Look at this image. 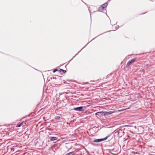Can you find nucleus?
I'll use <instances>...</instances> for the list:
<instances>
[{"mask_svg": "<svg viewBox=\"0 0 155 155\" xmlns=\"http://www.w3.org/2000/svg\"><path fill=\"white\" fill-rule=\"evenodd\" d=\"M132 153H134V154H139V152H135V151H132Z\"/></svg>", "mask_w": 155, "mask_h": 155, "instance_id": "obj_15", "label": "nucleus"}, {"mask_svg": "<svg viewBox=\"0 0 155 155\" xmlns=\"http://www.w3.org/2000/svg\"><path fill=\"white\" fill-rule=\"evenodd\" d=\"M127 127H130V130H131L133 128V125H127Z\"/></svg>", "mask_w": 155, "mask_h": 155, "instance_id": "obj_9", "label": "nucleus"}, {"mask_svg": "<svg viewBox=\"0 0 155 155\" xmlns=\"http://www.w3.org/2000/svg\"><path fill=\"white\" fill-rule=\"evenodd\" d=\"M127 111L126 112H127Z\"/></svg>", "mask_w": 155, "mask_h": 155, "instance_id": "obj_21", "label": "nucleus"}, {"mask_svg": "<svg viewBox=\"0 0 155 155\" xmlns=\"http://www.w3.org/2000/svg\"><path fill=\"white\" fill-rule=\"evenodd\" d=\"M95 115H98L100 117H101L102 116H104V112L101 111L97 112L95 113Z\"/></svg>", "mask_w": 155, "mask_h": 155, "instance_id": "obj_5", "label": "nucleus"}, {"mask_svg": "<svg viewBox=\"0 0 155 155\" xmlns=\"http://www.w3.org/2000/svg\"><path fill=\"white\" fill-rule=\"evenodd\" d=\"M108 5V4L107 3H105L104 4H103L102 6L99 8V10L100 11H101V10H103L104 9V8L107 7Z\"/></svg>", "mask_w": 155, "mask_h": 155, "instance_id": "obj_4", "label": "nucleus"}, {"mask_svg": "<svg viewBox=\"0 0 155 155\" xmlns=\"http://www.w3.org/2000/svg\"><path fill=\"white\" fill-rule=\"evenodd\" d=\"M94 142V143H98L100 142L99 139H97L96 140H95L93 141Z\"/></svg>", "mask_w": 155, "mask_h": 155, "instance_id": "obj_10", "label": "nucleus"}, {"mask_svg": "<svg viewBox=\"0 0 155 155\" xmlns=\"http://www.w3.org/2000/svg\"><path fill=\"white\" fill-rule=\"evenodd\" d=\"M49 138L51 141H54L55 140H56L58 138L57 137H49Z\"/></svg>", "mask_w": 155, "mask_h": 155, "instance_id": "obj_6", "label": "nucleus"}, {"mask_svg": "<svg viewBox=\"0 0 155 155\" xmlns=\"http://www.w3.org/2000/svg\"><path fill=\"white\" fill-rule=\"evenodd\" d=\"M58 71V70L57 69H55L53 71V73H54L55 72H56V71Z\"/></svg>", "mask_w": 155, "mask_h": 155, "instance_id": "obj_16", "label": "nucleus"}, {"mask_svg": "<svg viewBox=\"0 0 155 155\" xmlns=\"http://www.w3.org/2000/svg\"><path fill=\"white\" fill-rule=\"evenodd\" d=\"M108 137V136H107L105 138H104L99 139L100 142L106 140V139H107V138Z\"/></svg>", "mask_w": 155, "mask_h": 155, "instance_id": "obj_8", "label": "nucleus"}, {"mask_svg": "<svg viewBox=\"0 0 155 155\" xmlns=\"http://www.w3.org/2000/svg\"><path fill=\"white\" fill-rule=\"evenodd\" d=\"M83 107L82 106L78 107H75L73 108V110L77 111H81L83 110Z\"/></svg>", "mask_w": 155, "mask_h": 155, "instance_id": "obj_3", "label": "nucleus"}, {"mask_svg": "<svg viewBox=\"0 0 155 155\" xmlns=\"http://www.w3.org/2000/svg\"><path fill=\"white\" fill-rule=\"evenodd\" d=\"M55 119L57 120H60V117L58 116H56L55 117Z\"/></svg>", "mask_w": 155, "mask_h": 155, "instance_id": "obj_14", "label": "nucleus"}, {"mask_svg": "<svg viewBox=\"0 0 155 155\" xmlns=\"http://www.w3.org/2000/svg\"><path fill=\"white\" fill-rule=\"evenodd\" d=\"M73 153H74L73 152H70L69 153H67L65 155H73Z\"/></svg>", "mask_w": 155, "mask_h": 155, "instance_id": "obj_11", "label": "nucleus"}, {"mask_svg": "<svg viewBox=\"0 0 155 155\" xmlns=\"http://www.w3.org/2000/svg\"><path fill=\"white\" fill-rule=\"evenodd\" d=\"M23 122L19 124L18 125H17V127H21L23 124Z\"/></svg>", "mask_w": 155, "mask_h": 155, "instance_id": "obj_13", "label": "nucleus"}, {"mask_svg": "<svg viewBox=\"0 0 155 155\" xmlns=\"http://www.w3.org/2000/svg\"><path fill=\"white\" fill-rule=\"evenodd\" d=\"M127 137H129V136L128 135V136H127Z\"/></svg>", "mask_w": 155, "mask_h": 155, "instance_id": "obj_22", "label": "nucleus"}, {"mask_svg": "<svg viewBox=\"0 0 155 155\" xmlns=\"http://www.w3.org/2000/svg\"><path fill=\"white\" fill-rule=\"evenodd\" d=\"M137 58L136 57L129 60L127 64V67H129L132 63L134 62L137 60Z\"/></svg>", "mask_w": 155, "mask_h": 155, "instance_id": "obj_2", "label": "nucleus"}, {"mask_svg": "<svg viewBox=\"0 0 155 155\" xmlns=\"http://www.w3.org/2000/svg\"><path fill=\"white\" fill-rule=\"evenodd\" d=\"M129 103L128 102L127 103V104H129Z\"/></svg>", "mask_w": 155, "mask_h": 155, "instance_id": "obj_19", "label": "nucleus"}, {"mask_svg": "<svg viewBox=\"0 0 155 155\" xmlns=\"http://www.w3.org/2000/svg\"><path fill=\"white\" fill-rule=\"evenodd\" d=\"M124 147H125V146H123V148H124Z\"/></svg>", "mask_w": 155, "mask_h": 155, "instance_id": "obj_20", "label": "nucleus"}, {"mask_svg": "<svg viewBox=\"0 0 155 155\" xmlns=\"http://www.w3.org/2000/svg\"><path fill=\"white\" fill-rule=\"evenodd\" d=\"M64 93H59V94L60 95H62V94H63Z\"/></svg>", "mask_w": 155, "mask_h": 155, "instance_id": "obj_18", "label": "nucleus"}, {"mask_svg": "<svg viewBox=\"0 0 155 155\" xmlns=\"http://www.w3.org/2000/svg\"><path fill=\"white\" fill-rule=\"evenodd\" d=\"M138 98V97H136L135 94H130L127 95V99L130 100L131 101H134L137 100Z\"/></svg>", "mask_w": 155, "mask_h": 155, "instance_id": "obj_1", "label": "nucleus"}, {"mask_svg": "<svg viewBox=\"0 0 155 155\" xmlns=\"http://www.w3.org/2000/svg\"><path fill=\"white\" fill-rule=\"evenodd\" d=\"M131 107V105H130V107H127V108H126V109L127 110V109H129L130 108V107Z\"/></svg>", "mask_w": 155, "mask_h": 155, "instance_id": "obj_17", "label": "nucleus"}, {"mask_svg": "<svg viewBox=\"0 0 155 155\" xmlns=\"http://www.w3.org/2000/svg\"><path fill=\"white\" fill-rule=\"evenodd\" d=\"M113 113V112L112 111H109L108 112H104V116H105L107 115H110Z\"/></svg>", "mask_w": 155, "mask_h": 155, "instance_id": "obj_7", "label": "nucleus"}, {"mask_svg": "<svg viewBox=\"0 0 155 155\" xmlns=\"http://www.w3.org/2000/svg\"><path fill=\"white\" fill-rule=\"evenodd\" d=\"M59 71L60 72H61V71L63 72L64 73H65L66 72V71L65 70H64L62 69H60V70H59Z\"/></svg>", "mask_w": 155, "mask_h": 155, "instance_id": "obj_12", "label": "nucleus"}]
</instances>
